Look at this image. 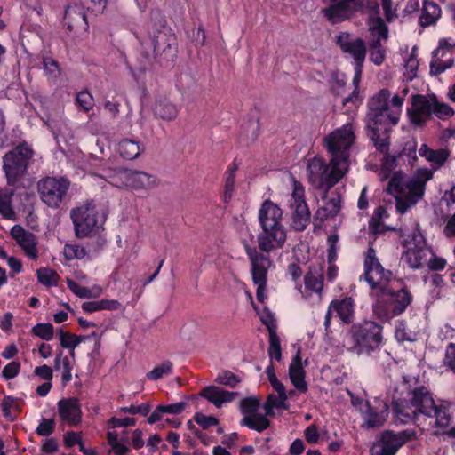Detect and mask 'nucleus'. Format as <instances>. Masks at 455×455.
<instances>
[{"label": "nucleus", "mask_w": 455, "mask_h": 455, "mask_svg": "<svg viewBox=\"0 0 455 455\" xmlns=\"http://www.w3.org/2000/svg\"><path fill=\"white\" fill-rule=\"evenodd\" d=\"M64 19L66 20H72L74 23L78 24L80 21H83L85 26H88L86 15L80 12L76 6L68 5L66 8Z\"/></svg>", "instance_id": "obj_47"}, {"label": "nucleus", "mask_w": 455, "mask_h": 455, "mask_svg": "<svg viewBox=\"0 0 455 455\" xmlns=\"http://www.w3.org/2000/svg\"><path fill=\"white\" fill-rule=\"evenodd\" d=\"M405 69L408 73L409 79L412 80L417 76V71L419 68V60L416 55V47H413L411 55L405 60L404 64Z\"/></svg>", "instance_id": "obj_50"}, {"label": "nucleus", "mask_w": 455, "mask_h": 455, "mask_svg": "<svg viewBox=\"0 0 455 455\" xmlns=\"http://www.w3.org/2000/svg\"><path fill=\"white\" fill-rule=\"evenodd\" d=\"M267 416L266 414L262 415L257 412L251 413L250 415L243 416L242 424L251 429L261 432L267 429L270 425V421Z\"/></svg>", "instance_id": "obj_34"}, {"label": "nucleus", "mask_w": 455, "mask_h": 455, "mask_svg": "<svg viewBox=\"0 0 455 455\" xmlns=\"http://www.w3.org/2000/svg\"><path fill=\"white\" fill-rule=\"evenodd\" d=\"M415 437L416 431L413 429H405L399 433L387 430L375 444L379 448L378 455H395L403 445Z\"/></svg>", "instance_id": "obj_16"}, {"label": "nucleus", "mask_w": 455, "mask_h": 455, "mask_svg": "<svg viewBox=\"0 0 455 455\" xmlns=\"http://www.w3.org/2000/svg\"><path fill=\"white\" fill-rule=\"evenodd\" d=\"M173 372V364L171 361H164L160 365L155 367L146 374V378L152 381L163 379L164 376H170Z\"/></svg>", "instance_id": "obj_38"}, {"label": "nucleus", "mask_w": 455, "mask_h": 455, "mask_svg": "<svg viewBox=\"0 0 455 455\" xmlns=\"http://www.w3.org/2000/svg\"><path fill=\"white\" fill-rule=\"evenodd\" d=\"M143 44H150L155 59L162 66L172 63L177 58V37L169 29H156L153 33L148 32V38L145 39Z\"/></svg>", "instance_id": "obj_13"}, {"label": "nucleus", "mask_w": 455, "mask_h": 455, "mask_svg": "<svg viewBox=\"0 0 455 455\" xmlns=\"http://www.w3.org/2000/svg\"><path fill=\"white\" fill-rule=\"evenodd\" d=\"M55 427V422L53 419H42L38 427H36V433L41 436H46L51 435Z\"/></svg>", "instance_id": "obj_60"}, {"label": "nucleus", "mask_w": 455, "mask_h": 455, "mask_svg": "<svg viewBox=\"0 0 455 455\" xmlns=\"http://www.w3.org/2000/svg\"><path fill=\"white\" fill-rule=\"evenodd\" d=\"M293 209L291 227L297 231H303L310 222V212L307 204H291Z\"/></svg>", "instance_id": "obj_30"}, {"label": "nucleus", "mask_w": 455, "mask_h": 455, "mask_svg": "<svg viewBox=\"0 0 455 455\" xmlns=\"http://www.w3.org/2000/svg\"><path fill=\"white\" fill-rule=\"evenodd\" d=\"M411 104L407 115L414 128H424L433 116L446 121L455 115L453 108L441 101L435 93L414 94L411 96Z\"/></svg>", "instance_id": "obj_6"}, {"label": "nucleus", "mask_w": 455, "mask_h": 455, "mask_svg": "<svg viewBox=\"0 0 455 455\" xmlns=\"http://www.w3.org/2000/svg\"><path fill=\"white\" fill-rule=\"evenodd\" d=\"M443 365L455 373V343H449L447 345Z\"/></svg>", "instance_id": "obj_56"}, {"label": "nucleus", "mask_w": 455, "mask_h": 455, "mask_svg": "<svg viewBox=\"0 0 455 455\" xmlns=\"http://www.w3.org/2000/svg\"><path fill=\"white\" fill-rule=\"evenodd\" d=\"M57 407L59 416L62 421L71 426L80 423L82 411L77 398H63L58 402Z\"/></svg>", "instance_id": "obj_23"}, {"label": "nucleus", "mask_w": 455, "mask_h": 455, "mask_svg": "<svg viewBox=\"0 0 455 455\" xmlns=\"http://www.w3.org/2000/svg\"><path fill=\"white\" fill-rule=\"evenodd\" d=\"M237 393L229 392L215 386H208L202 389L200 395L220 408L224 403L234 400Z\"/></svg>", "instance_id": "obj_28"}, {"label": "nucleus", "mask_w": 455, "mask_h": 455, "mask_svg": "<svg viewBox=\"0 0 455 455\" xmlns=\"http://www.w3.org/2000/svg\"><path fill=\"white\" fill-rule=\"evenodd\" d=\"M286 400H282L281 396H275V395H269L266 403H264V411L266 415H273L274 408L286 409Z\"/></svg>", "instance_id": "obj_46"}, {"label": "nucleus", "mask_w": 455, "mask_h": 455, "mask_svg": "<svg viewBox=\"0 0 455 455\" xmlns=\"http://www.w3.org/2000/svg\"><path fill=\"white\" fill-rule=\"evenodd\" d=\"M259 400L255 397L243 398L240 403L242 413L246 416L258 411Z\"/></svg>", "instance_id": "obj_49"}, {"label": "nucleus", "mask_w": 455, "mask_h": 455, "mask_svg": "<svg viewBox=\"0 0 455 455\" xmlns=\"http://www.w3.org/2000/svg\"><path fill=\"white\" fill-rule=\"evenodd\" d=\"M20 367L21 365L20 362L12 361L4 367L2 371V376L5 379H13L20 373Z\"/></svg>", "instance_id": "obj_59"}, {"label": "nucleus", "mask_w": 455, "mask_h": 455, "mask_svg": "<svg viewBox=\"0 0 455 455\" xmlns=\"http://www.w3.org/2000/svg\"><path fill=\"white\" fill-rule=\"evenodd\" d=\"M118 152L123 158L133 160L140 155L141 148L138 141L124 139L118 143Z\"/></svg>", "instance_id": "obj_33"}, {"label": "nucleus", "mask_w": 455, "mask_h": 455, "mask_svg": "<svg viewBox=\"0 0 455 455\" xmlns=\"http://www.w3.org/2000/svg\"><path fill=\"white\" fill-rule=\"evenodd\" d=\"M322 199L323 201V205L317 209L315 217L321 222H323L324 220L332 219L338 215L341 209L342 197L340 193L338 191L330 192L324 190V195Z\"/></svg>", "instance_id": "obj_22"}, {"label": "nucleus", "mask_w": 455, "mask_h": 455, "mask_svg": "<svg viewBox=\"0 0 455 455\" xmlns=\"http://www.w3.org/2000/svg\"><path fill=\"white\" fill-rule=\"evenodd\" d=\"M12 193L0 191V215L5 220H14L16 213L12 206Z\"/></svg>", "instance_id": "obj_37"}, {"label": "nucleus", "mask_w": 455, "mask_h": 455, "mask_svg": "<svg viewBox=\"0 0 455 455\" xmlns=\"http://www.w3.org/2000/svg\"><path fill=\"white\" fill-rule=\"evenodd\" d=\"M107 3L108 0H80L82 7L94 15L102 13Z\"/></svg>", "instance_id": "obj_45"}, {"label": "nucleus", "mask_w": 455, "mask_h": 455, "mask_svg": "<svg viewBox=\"0 0 455 455\" xmlns=\"http://www.w3.org/2000/svg\"><path fill=\"white\" fill-rule=\"evenodd\" d=\"M289 377L295 387L300 393H306L308 389L305 380V370L302 366L301 349L297 350L296 355L292 358L289 366Z\"/></svg>", "instance_id": "obj_25"}, {"label": "nucleus", "mask_w": 455, "mask_h": 455, "mask_svg": "<svg viewBox=\"0 0 455 455\" xmlns=\"http://www.w3.org/2000/svg\"><path fill=\"white\" fill-rule=\"evenodd\" d=\"M76 101L84 112L92 110L95 104L92 94L87 90L79 92L76 94Z\"/></svg>", "instance_id": "obj_43"}, {"label": "nucleus", "mask_w": 455, "mask_h": 455, "mask_svg": "<svg viewBox=\"0 0 455 455\" xmlns=\"http://www.w3.org/2000/svg\"><path fill=\"white\" fill-rule=\"evenodd\" d=\"M71 182L64 176H44L36 182V191L43 204L59 209L66 200Z\"/></svg>", "instance_id": "obj_12"}, {"label": "nucleus", "mask_w": 455, "mask_h": 455, "mask_svg": "<svg viewBox=\"0 0 455 455\" xmlns=\"http://www.w3.org/2000/svg\"><path fill=\"white\" fill-rule=\"evenodd\" d=\"M131 170L116 169L105 176L106 180L114 187L119 188H130Z\"/></svg>", "instance_id": "obj_32"}, {"label": "nucleus", "mask_w": 455, "mask_h": 455, "mask_svg": "<svg viewBox=\"0 0 455 455\" xmlns=\"http://www.w3.org/2000/svg\"><path fill=\"white\" fill-rule=\"evenodd\" d=\"M349 170L330 157L327 162L320 156L309 158L306 165V177L308 184L317 190L330 191L347 173Z\"/></svg>", "instance_id": "obj_7"}, {"label": "nucleus", "mask_w": 455, "mask_h": 455, "mask_svg": "<svg viewBox=\"0 0 455 455\" xmlns=\"http://www.w3.org/2000/svg\"><path fill=\"white\" fill-rule=\"evenodd\" d=\"M432 177L433 172L428 169H419L410 180H406V176L402 172H396L392 176L386 191L394 196L395 210L399 214L407 212L423 197L426 183Z\"/></svg>", "instance_id": "obj_5"}, {"label": "nucleus", "mask_w": 455, "mask_h": 455, "mask_svg": "<svg viewBox=\"0 0 455 455\" xmlns=\"http://www.w3.org/2000/svg\"><path fill=\"white\" fill-rule=\"evenodd\" d=\"M369 30V44H382L389 36V29L384 20L379 16H371L367 20Z\"/></svg>", "instance_id": "obj_26"}, {"label": "nucleus", "mask_w": 455, "mask_h": 455, "mask_svg": "<svg viewBox=\"0 0 455 455\" xmlns=\"http://www.w3.org/2000/svg\"><path fill=\"white\" fill-rule=\"evenodd\" d=\"M43 64L44 69L48 76L57 77L60 74L58 62L52 57H44Z\"/></svg>", "instance_id": "obj_57"}, {"label": "nucleus", "mask_w": 455, "mask_h": 455, "mask_svg": "<svg viewBox=\"0 0 455 455\" xmlns=\"http://www.w3.org/2000/svg\"><path fill=\"white\" fill-rule=\"evenodd\" d=\"M155 113L164 120H172L178 115V109L173 103L164 100L156 103Z\"/></svg>", "instance_id": "obj_36"}, {"label": "nucleus", "mask_w": 455, "mask_h": 455, "mask_svg": "<svg viewBox=\"0 0 455 455\" xmlns=\"http://www.w3.org/2000/svg\"><path fill=\"white\" fill-rule=\"evenodd\" d=\"M36 275L38 282L47 287L56 286L58 284V274L50 268L41 267L37 269Z\"/></svg>", "instance_id": "obj_39"}, {"label": "nucleus", "mask_w": 455, "mask_h": 455, "mask_svg": "<svg viewBox=\"0 0 455 455\" xmlns=\"http://www.w3.org/2000/svg\"><path fill=\"white\" fill-rule=\"evenodd\" d=\"M60 346L64 348L75 349L76 347V343H74L73 334L64 331L62 328H60L59 331Z\"/></svg>", "instance_id": "obj_62"}, {"label": "nucleus", "mask_w": 455, "mask_h": 455, "mask_svg": "<svg viewBox=\"0 0 455 455\" xmlns=\"http://www.w3.org/2000/svg\"><path fill=\"white\" fill-rule=\"evenodd\" d=\"M35 151L27 141L19 143L3 156V171L7 185L15 186L28 172Z\"/></svg>", "instance_id": "obj_10"}, {"label": "nucleus", "mask_w": 455, "mask_h": 455, "mask_svg": "<svg viewBox=\"0 0 455 455\" xmlns=\"http://www.w3.org/2000/svg\"><path fill=\"white\" fill-rule=\"evenodd\" d=\"M261 323L267 327L268 330L269 335L277 334L276 333V321L273 315V314L266 309L260 315Z\"/></svg>", "instance_id": "obj_55"}, {"label": "nucleus", "mask_w": 455, "mask_h": 455, "mask_svg": "<svg viewBox=\"0 0 455 455\" xmlns=\"http://www.w3.org/2000/svg\"><path fill=\"white\" fill-rule=\"evenodd\" d=\"M215 381L220 385L235 387L239 382V378L229 371H224L219 373Z\"/></svg>", "instance_id": "obj_51"}, {"label": "nucleus", "mask_w": 455, "mask_h": 455, "mask_svg": "<svg viewBox=\"0 0 455 455\" xmlns=\"http://www.w3.org/2000/svg\"><path fill=\"white\" fill-rule=\"evenodd\" d=\"M268 355L276 361L282 358L281 342L277 334L269 335Z\"/></svg>", "instance_id": "obj_48"}, {"label": "nucleus", "mask_w": 455, "mask_h": 455, "mask_svg": "<svg viewBox=\"0 0 455 455\" xmlns=\"http://www.w3.org/2000/svg\"><path fill=\"white\" fill-rule=\"evenodd\" d=\"M450 156V151L446 148H440L437 150H433L428 162L434 163L438 166H442L447 161Z\"/></svg>", "instance_id": "obj_58"}, {"label": "nucleus", "mask_w": 455, "mask_h": 455, "mask_svg": "<svg viewBox=\"0 0 455 455\" xmlns=\"http://www.w3.org/2000/svg\"><path fill=\"white\" fill-rule=\"evenodd\" d=\"M194 419L204 429L212 426H216L219 423V420L215 417L206 416L202 413H196Z\"/></svg>", "instance_id": "obj_61"}, {"label": "nucleus", "mask_w": 455, "mask_h": 455, "mask_svg": "<svg viewBox=\"0 0 455 455\" xmlns=\"http://www.w3.org/2000/svg\"><path fill=\"white\" fill-rule=\"evenodd\" d=\"M363 270L364 280L369 284L371 294L377 298L374 312L385 317H395L404 313L412 302V294L406 286L398 291L390 287L393 273L383 267L371 245L364 253Z\"/></svg>", "instance_id": "obj_2"}, {"label": "nucleus", "mask_w": 455, "mask_h": 455, "mask_svg": "<svg viewBox=\"0 0 455 455\" xmlns=\"http://www.w3.org/2000/svg\"><path fill=\"white\" fill-rule=\"evenodd\" d=\"M31 332L35 335L39 337L42 339H44L46 341H49L52 339L54 336V328L52 323H37L36 324L32 330Z\"/></svg>", "instance_id": "obj_42"}, {"label": "nucleus", "mask_w": 455, "mask_h": 455, "mask_svg": "<svg viewBox=\"0 0 455 455\" xmlns=\"http://www.w3.org/2000/svg\"><path fill=\"white\" fill-rule=\"evenodd\" d=\"M383 327L373 321H363L353 324L347 333V350L357 355L371 354L382 343Z\"/></svg>", "instance_id": "obj_8"}, {"label": "nucleus", "mask_w": 455, "mask_h": 455, "mask_svg": "<svg viewBox=\"0 0 455 455\" xmlns=\"http://www.w3.org/2000/svg\"><path fill=\"white\" fill-rule=\"evenodd\" d=\"M369 59L377 66H380L386 60V48L382 44H369Z\"/></svg>", "instance_id": "obj_40"}, {"label": "nucleus", "mask_w": 455, "mask_h": 455, "mask_svg": "<svg viewBox=\"0 0 455 455\" xmlns=\"http://www.w3.org/2000/svg\"><path fill=\"white\" fill-rule=\"evenodd\" d=\"M396 7L401 10L403 16H408L419 11V0H400Z\"/></svg>", "instance_id": "obj_52"}, {"label": "nucleus", "mask_w": 455, "mask_h": 455, "mask_svg": "<svg viewBox=\"0 0 455 455\" xmlns=\"http://www.w3.org/2000/svg\"><path fill=\"white\" fill-rule=\"evenodd\" d=\"M70 219L74 226L75 235L78 239L94 236L103 228L104 221H100L93 200L71 209Z\"/></svg>", "instance_id": "obj_11"}, {"label": "nucleus", "mask_w": 455, "mask_h": 455, "mask_svg": "<svg viewBox=\"0 0 455 455\" xmlns=\"http://www.w3.org/2000/svg\"><path fill=\"white\" fill-rule=\"evenodd\" d=\"M393 419L395 424L416 423L419 416L435 418V425L447 427L451 421L450 406L436 405L432 394L424 387L410 390L406 384L394 389L391 400Z\"/></svg>", "instance_id": "obj_3"}, {"label": "nucleus", "mask_w": 455, "mask_h": 455, "mask_svg": "<svg viewBox=\"0 0 455 455\" xmlns=\"http://www.w3.org/2000/svg\"><path fill=\"white\" fill-rule=\"evenodd\" d=\"M336 313L341 323L349 324L355 319V300L351 297H345L341 299H333L327 309L324 326L328 329L331 325V314Z\"/></svg>", "instance_id": "obj_19"}, {"label": "nucleus", "mask_w": 455, "mask_h": 455, "mask_svg": "<svg viewBox=\"0 0 455 455\" xmlns=\"http://www.w3.org/2000/svg\"><path fill=\"white\" fill-rule=\"evenodd\" d=\"M403 245L406 250L402 254V260L411 269L421 267L427 252L430 251L421 232L419 229L413 230L409 239L403 241Z\"/></svg>", "instance_id": "obj_14"}, {"label": "nucleus", "mask_w": 455, "mask_h": 455, "mask_svg": "<svg viewBox=\"0 0 455 455\" xmlns=\"http://www.w3.org/2000/svg\"><path fill=\"white\" fill-rule=\"evenodd\" d=\"M108 424L111 426L112 428L133 427L136 425V419L134 418H129V417L124 418V419H118L116 417H112L108 420Z\"/></svg>", "instance_id": "obj_63"}, {"label": "nucleus", "mask_w": 455, "mask_h": 455, "mask_svg": "<svg viewBox=\"0 0 455 455\" xmlns=\"http://www.w3.org/2000/svg\"><path fill=\"white\" fill-rule=\"evenodd\" d=\"M326 4L328 6L323 8L321 13L331 24L348 20L363 9V0H338Z\"/></svg>", "instance_id": "obj_15"}, {"label": "nucleus", "mask_w": 455, "mask_h": 455, "mask_svg": "<svg viewBox=\"0 0 455 455\" xmlns=\"http://www.w3.org/2000/svg\"><path fill=\"white\" fill-rule=\"evenodd\" d=\"M11 236L30 259L35 260L38 258L36 236L33 233L20 225H14L11 229Z\"/></svg>", "instance_id": "obj_21"}, {"label": "nucleus", "mask_w": 455, "mask_h": 455, "mask_svg": "<svg viewBox=\"0 0 455 455\" xmlns=\"http://www.w3.org/2000/svg\"><path fill=\"white\" fill-rule=\"evenodd\" d=\"M66 282H67L68 288L76 296L82 298V299L100 296L102 291L101 288L99 286L93 287L92 290H90L89 288L81 286L76 282H75L71 279L68 278Z\"/></svg>", "instance_id": "obj_35"}, {"label": "nucleus", "mask_w": 455, "mask_h": 455, "mask_svg": "<svg viewBox=\"0 0 455 455\" xmlns=\"http://www.w3.org/2000/svg\"><path fill=\"white\" fill-rule=\"evenodd\" d=\"M335 43L344 53L353 58L355 64L360 65L364 62L367 48L363 38H354L349 32L343 31L335 36Z\"/></svg>", "instance_id": "obj_17"}, {"label": "nucleus", "mask_w": 455, "mask_h": 455, "mask_svg": "<svg viewBox=\"0 0 455 455\" xmlns=\"http://www.w3.org/2000/svg\"><path fill=\"white\" fill-rule=\"evenodd\" d=\"M440 16L441 8L439 5L433 1L425 0L419 22L421 27H428L435 24Z\"/></svg>", "instance_id": "obj_31"}, {"label": "nucleus", "mask_w": 455, "mask_h": 455, "mask_svg": "<svg viewBox=\"0 0 455 455\" xmlns=\"http://www.w3.org/2000/svg\"><path fill=\"white\" fill-rule=\"evenodd\" d=\"M158 185L159 180L156 175L131 170L130 188L133 190H149Z\"/></svg>", "instance_id": "obj_27"}, {"label": "nucleus", "mask_w": 455, "mask_h": 455, "mask_svg": "<svg viewBox=\"0 0 455 455\" xmlns=\"http://www.w3.org/2000/svg\"><path fill=\"white\" fill-rule=\"evenodd\" d=\"M291 180L293 188L290 206L291 204H307L305 201V189L303 185L299 181H298L293 176H291Z\"/></svg>", "instance_id": "obj_44"}, {"label": "nucleus", "mask_w": 455, "mask_h": 455, "mask_svg": "<svg viewBox=\"0 0 455 455\" xmlns=\"http://www.w3.org/2000/svg\"><path fill=\"white\" fill-rule=\"evenodd\" d=\"M453 47L455 44H451L446 39L439 41V45L433 52L430 62L431 76H438L453 66Z\"/></svg>", "instance_id": "obj_18"}, {"label": "nucleus", "mask_w": 455, "mask_h": 455, "mask_svg": "<svg viewBox=\"0 0 455 455\" xmlns=\"http://www.w3.org/2000/svg\"><path fill=\"white\" fill-rule=\"evenodd\" d=\"M151 410V405L148 403H145L140 405H131V406H125L122 407L120 409L121 412L124 413H130V414H140L142 416H147Z\"/></svg>", "instance_id": "obj_54"}, {"label": "nucleus", "mask_w": 455, "mask_h": 455, "mask_svg": "<svg viewBox=\"0 0 455 455\" xmlns=\"http://www.w3.org/2000/svg\"><path fill=\"white\" fill-rule=\"evenodd\" d=\"M64 257L68 260L75 259H81L86 256V250L84 246L74 243L66 244L63 249Z\"/></svg>", "instance_id": "obj_41"}, {"label": "nucleus", "mask_w": 455, "mask_h": 455, "mask_svg": "<svg viewBox=\"0 0 455 455\" xmlns=\"http://www.w3.org/2000/svg\"><path fill=\"white\" fill-rule=\"evenodd\" d=\"M129 440V432L125 429L120 432L113 430L108 433V442L110 446V451L115 455H125L130 451L128 447Z\"/></svg>", "instance_id": "obj_29"}, {"label": "nucleus", "mask_w": 455, "mask_h": 455, "mask_svg": "<svg viewBox=\"0 0 455 455\" xmlns=\"http://www.w3.org/2000/svg\"><path fill=\"white\" fill-rule=\"evenodd\" d=\"M404 97L395 94L391 98L388 89L383 88L368 101L367 129L374 147L381 153L389 149V132L399 122Z\"/></svg>", "instance_id": "obj_4"}, {"label": "nucleus", "mask_w": 455, "mask_h": 455, "mask_svg": "<svg viewBox=\"0 0 455 455\" xmlns=\"http://www.w3.org/2000/svg\"><path fill=\"white\" fill-rule=\"evenodd\" d=\"M381 6L387 22L391 23L398 17L399 8L396 7V4L394 6L393 0H381Z\"/></svg>", "instance_id": "obj_53"}, {"label": "nucleus", "mask_w": 455, "mask_h": 455, "mask_svg": "<svg viewBox=\"0 0 455 455\" xmlns=\"http://www.w3.org/2000/svg\"><path fill=\"white\" fill-rule=\"evenodd\" d=\"M34 374L45 381H52L53 378L52 369L46 364L36 367Z\"/></svg>", "instance_id": "obj_64"}, {"label": "nucleus", "mask_w": 455, "mask_h": 455, "mask_svg": "<svg viewBox=\"0 0 455 455\" xmlns=\"http://www.w3.org/2000/svg\"><path fill=\"white\" fill-rule=\"evenodd\" d=\"M324 269L321 264H311L304 275V295L311 297L316 294L321 300L324 287Z\"/></svg>", "instance_id": "obj_20"}, {"label": "nucleus", "mask_w": 455, "mask_h": 455, "mask_svg": "<svg viewBox=\"0 0 455 455\" xmlns=\"http://www.w3.org/2000/svg\"><path fill=\"white\" fill-rule=\"evenodd\" d=\"M367 411L364 413V425L369 428L379 427L384 425L388 416V406L386 403L378 402V406L365 403Z\"/></svg>", "instance_id": "obj_24"}, {"label": "nucleus", "mask_w": 455, "mask_h": 455, "mask_svg": "<svg viewBox=\"0 0 455 455\" xmlns=\"http://www.w3.org/2000/svg\"><path fill=\"white\" fill-rule=\"evenodd\" d=\"M258 220L261 231L257 237L246 228L241 242L251 264L257 299L264 303L268 270L274 267L269 253L284 246L287 229L283 223L282 209L269 199L265 200L259 209Z\"/></svg>", "instance_id": "obj_1"}, {"label": "nucleus", "mask_w": 455, "mask_h": 455, "mask_svg": "<svg viewBox=\"0 0 455 455\" xmlns=\"http://www.w3.org/2000/svg\"><path fill=\"white\" fill-rule=\"evenodd\" d=\"M355 128L353 122L335 129L323 139V146L331 158L350 168V148L355 141Z\"/></svg>", "instance_id": "obj_9"}]
</instances>
